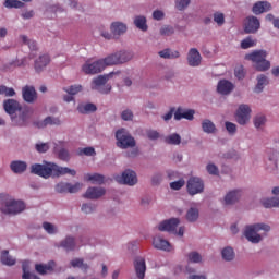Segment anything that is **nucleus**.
I'll return each mask as SVG.
<instances>
[{
	"label": "nucleus",
	"instance_id": "nucleus-1",
	"mask_svg": "<svg viewBox=\"0 0 279 279\" xmlns=\"http://www.w3.org/2000/svg\"><path fill=\"white\" fill-rule=\"evenodd\" d=\"M31 173H34L35 175H39V178H45V180H48V178H60V175H77V172L71 168L66 167H60L53 162H47L44 161V163H34L31 167Z\"/></svg>",
	"mask_w": 279,
	"mask_h": 279
},
{
	"label": "nucleus",
	"instance_id": "nucleus-2",
	"mask_svg": "<svg viewBox=\"0 0 279 279\" xmlns=\"http://www.w3.org/2000/svg\"><path fill=\"white\" fill-rule=\"evenodd\" d=\"M245 60L254 63L256 71L265 72L271 69V62L267 61V51L265 50H255L246 54Z\"/></svg>",
	"mask_w": 279,
	"mask_h": 279
},
{
	"label": "nucleus",
	"instance_id": "nucleus-3",
	"mask_svg": "<svg viewBox=\"0 0 279 279\" xmlns=\"http://www.w3.org/2000/svg\"><path fill=\"white\" fill-rule=\"evenodd\" d=\"M260 230H264V232H269V230H271V227L266 223H255L247 226L244 231V236L251 243H260V241L263 240L260 234H258Z\"/></svg>",
	"mask_w": 279,
	"mask_h": 279
},
{
	"label": "nucleus",
	"instance_id": "nucleus-4",
	"mask_svg": "<svg viewBox=\"0 0 279 279\" xmlns=\"http://www.w3.org/2000/svg\"><path fill=\"white\" fill-rule=\"evenodd\" d=\"M134 58V54L130 51H119L112 54H109L105 59H101L104 62V66H114L117 64H125V62H130Z\"/></svg>",
	"mask_w": 279,
	"mask_h": 279
},
{
	"label": "nucleus",
	"instance_id": "nucleus-5",
	"mask_svg": "<svg viewBox=\"0 0 279 279\" xmlns=\"http://www.w3.org/2000/svg\"><path fill=\"white\" fill-rule=\"evenodd\" d=\"M117 146L120 149H129V147H136V140L132 137L130 132L125 129H120L116 132Z\"/></svg>",
	"mask_w": 279,
	"mask_h": 279
},
{
	"label": "nucleus",
	"instance_id": "nucleus-6",
	"mask_svg": "<svg viewBox=\"0 0 279 279\" xmlns=\"http://www.w3.org/2000/svg\"><path fill=\"white\" fill-rule=\"evenodd\" d=\"M112 75H114V73L99 75L98 77L94 78L92 82V89L98 90V93H101V95H108V93L112 90V86L106 84H108V80H110Z\"/></svg>",
	"mask_w": 279,
	"mask_h": 279
},
{
	"label": "nucleus",
	"instance_id": "nucleus-7",
	"mask_svg": "<svg viewBox=\"0 0 279 279\" xmlns=\"http://www.w3.org/2000/svg\"><path fill=\"white\" fill-rule=\"evenodd\" d=\"M178 226H180V219L170 218V219L163 220L161 223H159L158 230H160V232H173L174 234H178L179 236H184L183 227H180L179 231H178Z\"/></svg>",
	"mask_w": 279,
	"mask_h": 279
},
{
	"label": "nucleus",
	"instance_id": "nucleus-8",
	"mask_svg": "<svg viewBox=\"0 0 279 279\" xmlns=\"http://www.w3.org/2000/svg\"><path fill=\"white\" fill-rule=\"evenodd\" d=\"M84 184L77 182L75 184L66 183V182H59L54 186L56 193H78L82 191Z\"/></svg>",
	"mask_w": 279,
	"mask_h": 279
},
{
	"label": "nucleus",
	"instance_id": "nucleus-9",
	"mask_svg": "<svg viewBox=\"0 0 279 279\" xmlns=\"http://www.w3.org/2000/svg\"><path fill=\"white\" fill-rule=\"evenodd\" d=\"M187 193L189 195H197L204 193V181L197 177H192L187 181Z\"/></svg>",
	"mask_w": 279,
	"mask_h": 279
},
{
	"label": "nucleus",
	"instance_id": "nucleus-10",
	"mask_svg": "<svg viewBox=\"0 0 279 279\" xmlns=\"http://www.w3.org/2000/svg\"><path fill=\"white\" fill-rule=\"evenodd\" d=\"M104 69H106V68L104 65L102 59L95 61L93 63L87 61L82 66V71L85 72L86 75H97V73H101V71H104Z\"/></svg>",
	"mask_w": 279,
	"mask_h": 279
},
{
	"label": "nucleus",
	"instance_id": "nucleus-11",
	"mask_svg": "<svg viewBox=\"0 0 279 279\" xmlns=\"http://www.w3.org/2000/svg\"><path fill=\"white\" fill-rule=\"evenodd\" d=\"M250 114H252V109L247 105H240L235 113L239 125H246L250 122Z\"/></svg>",
	"mask_w": 279,
	"mask_h": 279
},
{
	"label": "nucleus",
	"instance_id": "nucleus-12",
	"mask_svg": "<svg viewBox=\"0 0 279 279\" xmlns=\"http://www.w3.org/2000/svg\"><path fill=\"white\" fill-rule=\"evenodd\" d=\"M117 182H121V184H128V186H134V184H137L138 178L136 177V172L126 169L121 177L116 178Z\"/></svg>",
	"mask_w": 279,
	"mask_h": 279
},
{
	"label": "nucleus",
	"instance_id": "nucleus-13",
	"mask_svg": "<svg viewBox=\"0 0 279 279\" xmlns=\"http://www.w3.org/2000/svg\"><path fill=\"white\" fill-rule=\"evenodd\" d=\"M133 265L137 279H145V272L147 271L145 259L143 257H136Z\"/></svg>",
	"mask_w": 279,
	"mask_h": 279
},
{
	"label": "nucleus",
	"instance_id": "nucleus-14",
	"mask_svg": "<svg viewBox=\"0 0 279 279\" xmlns=\"http://www.w3.org/2000/svg\"><path fill=\"white\" fill-rule=\"evenodd\" d=\"M25 210V203L23 201H10L7 203L5 211L9 215H19V213H23Z\"/></svg>",
	"mask_w": 279,
	"mask_h": 279
},
{
	"label": "nucleus",
	"instance_id": "nucleus-15",
	"mask_svg": "<svg viewBox=\"0 0 279 279\" xmlns=\"http://www.w3.org/2000/svg\"><path fill=\"white\" fill-rule=\"evenodd\" d=\"M175 121H182V119H186L187 121H193L195 119V110L193 109H184L179 107L174 112Z\"/></svg>",
	"mask_w": 279,
	"mask_h": 279
},
{
	"label": "nucleus",
	"instance_id": "nucleus-16",
	"mask_svg": "<svg viewBox=\"0 0 279 279\" xmlns=\"http://www.w3.org/2000/svg\"><path fill=\"white\" fill-rule=\"evenodd\" d=\"M260 29V21L256 16H250L246 19L244 32L246 34H256Z\"/></svg>",
	"mask_w": 279,
	"mask_h": 279
},
{
	"label": "nucleus",
	"instance_id": "nucleus-17",
	"mask_svg": "<svg viewBox=\"0 0 279 279\" xmlns=\"http://www.w3.org/2000/svg\"><path fill=\"white\" fill-rule=\"evenodd\" d=\"M3 108L7 114H16V112H21L23 107L15 99H7L3 101Z\"/></svg>",
	"mask_w": 279,
	"mask_h": 279
},
{
	"label": "nucleus",
	"instance_id": "nucleus-18",
	"mask_svg": "<svg viewBox=\"0 0 279 279\" xmlns=\"http://www.w3.org/2000/svg\"><path fill=\"white\" fill-rule=\"evenodd\" d=\"M22 97L26 104H34L35 99L38 98V94L34 86L26 85L22 88Z\"/></svg>",
	"mask_w": 279,
	"mask_h": 279
},
{
	"label": "nucleus",
	"instance_id": "nucleus-19",
	"mask_svg": "<svg viewBox=\"0 0 279 279\" xmlns=\"http://www.w3.org/2000/svg\"><path fill=\"white\" fill-rule=\"evenodd\" d=\"M187 64L190 66H199L202 64V54L196 48H191L187 53Z\"/></svg>",
	"mask_w": 279,
	"mask_h": 279
},
{
	"label": "nucleus",
	"instance_id": "nucleus-20",
	"mask_svg": "<svg viewBox=\"0 0 279 279\" xmlns=\"http://www.w3.org/2000/svg\"><path fill=\"white\" fill-rule=\"evenodd\" d=\"M104 195H106V189L88 187L83 197H85V199H99V197H104Z\"/></svg>",
	"mask_w": 279,
	"mask_h": 279
},
{
	"label": "nucleus",
	"instance_id": "nucleus-21",
	"mask_svg": "<svg viewBox=\"0 0 279 279\" xmlns=\"http://www.w3.org/2000/svg\"><path fill=\"white\" fill-rule=\"evenodd\" d=\"M217 90L220 95H230L234 90V84L228 80L219 81Z\"/></svg>",
	"mask_w": 279,
	"mask_h": 279
},
{
	"label": "nucleus",
	"instance_id": "nucleus-22",
	"mask_svg": "<svg viewBox=\"0 0 279 279\" xmlns=\"http://www.w3.org/2000/svg\"><path fill=\"white\" fill-rule=\"evenodd\" d=\"M153 245L155 250H161L162 252H171V243L162 239L161 236H155L153 239Z\"/></svg>",
	"mask_w": 279,
	"mask_h": 279
},
{
	"label": "nucleus",
	"instance_id": "nucleus-23",
	"mask_svg": "<svg viewBox=\"0 0 279 279\" xmlns=\"http://www.w3.org/2000/svg\"><path fill=\"white\" fill-rule=\"evenodd\" d=\"M60 118L47 117L44 121L34 122L36 128H47V125H61Z\"/></svg>",
	"mask_w": 279,
	"mask_h": 279
},
{
	"label": "nucleus",
	"instance_id": "nucleus-24",
	"mask_svg": "<svg viewBox=\"0 0 279 279\" xmlns=\"http://www.w3.org/2000/svg\"><path fill=\"white\" fill-rule=\"evenodd\" d=\"M10 169L13 173H25V171H27V162L21 160L12 161L10 163Z\"/></svg>",
	"mask_w": 279,
	"mask_h": 279
},
{
	"label": "nucleus",
	"instance_id": "nucleus-25",
	"mask_svg": "<svg viewBox=\"0 0 279 279\" xmlns=\"http://www.w3.org/2000/svg\"><path fill=\"white\" fill-rule=\"evenodd\" d=\"M269 10H271V3L267 1H258L253 5L254 14H263L269 12Z\"/></svg>",
	"mask_w": 279,
	"mask_h": 279
},
{
	"label": "nucleus",
	"instance_id": "nucleus-26",
	"mask_svg": "<svg viewBox=\"0 0 279 279\" xmlns=\"http://www.w3.org/2000/svg\"><path fill=\"white\" fill-rule=\"evenodd\" d=\"M49 62H51V58L49 57V54L39 56V58L35 60V70L37 71V73H40V71H43V69H45V66H47Z\"/></svg>",
	"mask_w": 279,
	"mask_h": 279
},
{
	"label": "nucleus",
	"instance_id": "nucleus-27",
	"mask_svg": "<svg viewBox=\"0 0 279 279\" xmlns=\"http://www.w3.org/2000/svg\"><path fill=\"white\" fill-rule=\"evenodd\" d=\"M240 198L241 190H233L225 196V204H227L228 206L236 204V202H239Z\"/></svg>",
	"mask_w": 279,
	"mask_h": 279
},
{
	"label": "nucleus",
	"instance_id": "nucleus-28",
	"mask_svg": "<svg viewBox=\"0 0 279 279\" xmlns=\"http://www.w3.org/2000/svg\"><path fill=\"white\" fill-rule=\"evenodd\" d=\"M111 32L113 36H121V34L128 32V26L121 22H113L111 24Z\"/></svg>",
	"mask_w": 279,
	"mask_h": 279
},
{
	"label": "nucleus",
	"instance_id": "nucleus-29",
	"mask_svg": "<svg viewBox=\"0 0 279 279\" xmlns=\"http://www.w3.org/2000/svg\"><path fill=\"white\" fill-rule=\"evenodd\" d=\"M56 266L54 262H50L47 265L37 264L35 265V269L37 274H40V276H45V274H49V271H53V267Z\"/></svg>",
	"mask_w": 279,
	"mask_h": 279
},
{
	"label": "nucleus",
	"instance_id": "nucleus-30",
	"mask_svg": "<svg viewBox=\"0 0 279 279\" xmlns=\"http://www.w3.org/2000/svg\"><path fill=\"white\" fill-rule=\"evenodd\" d=\"M0 260L2 265H8L9 267H12V265H16V259L10 256V252L8 250L2 251Z\"/></svg>",
	"mask_w": 279,
	"mask_h": 279
},
{
	"label": "nucleus",
	"instance_id": "nucleus-31",
	"mask_svg": "<svg viewBox=\"0 0 279 279\" xmlns=\"http://www.w3.org/2000/svg\"><path fill=\"white\" fill-rule=\"evenodd\" d=\"M267 84H269V78H267V76H265V74H260L257 76V85L255 86L254 92L255 93H263L265 86H267Z\"/></svg>",
	"mask_w": 279,
	"mask_h": 279
},
{
	"label": "nucleus",
	"instance_id": "nucleus-32",
	"mask_svg": "<svg viewBox=\"0 0 279 279\" xmlns=\"http://www.w3.org/2000/svg\"><path fill=\"white\" fill-rule=\"evenodd\" d=\"M77 111L81 114H89V112H97V106H95V104H93V102H88L85 105H78Z\"/></svg>",
	"mask_w": 279,
	"mask_h": 279
},
{
	"label": "nucleus",
	"instance_id": "nucleus-33",
	"mask_svg": "<svg viewBox=\"0 0 279 279\" xmlns=\"http://www.w3.org/2000/svg\"><path fill=\"white\" fill-rule=\"evenodd\" d=\"M134 25L137 27V29H141L142 32H147L148 26H147V17L143 15H137L134 19Z\"/></svg>",
	"mask_w": 279,
	"mask_h": 279
},
{
	"label": "nucleus",
	"instance_id": "nucleus-34",
	"mask_svg": "<svg viewBox=\"0 0 279 279\" xmlns=\"http://www.w3.org/2000/svg\"><path fill=\"white\" fill-rule=\"evenodd\" d=\"M160 58H165L166 60H173L180 56L178 50H171L169 48L159 51Z\"/></svg>",
	"mask_w": 279,
	"mask_h": 279
},
{
	"label": "nucleus",
	"instance_id": "nucleus-35",
	"mask_svg": "<svg viewBox=\"0 0 279 279\" xmlns=\"http://www.w3.org/2000/svg\"><path fill=\"white\" fill-rule=\"evenodd\" d=\"M185 219L190 221V223H195V221L199 219V209L191 207L186 213Z\"/></svg>",
	"mask_w": 279,
	"mask_h": 279
},
{
	"label": "nucleus",
	"instance_id": "nucleus-36",
	"mask_svg": "<svg viewBox=\"0 0 279 279\" xmlns=\"http://www.w3.org/2000/svg\"><path fill=\"white\" fill-rule=\"evenodd\" d=\"M61 247L66 250V252H73L75 250V239L68 236L61 242Z\"/></svg>",
	"mask_w": 279,
	"mask_h": 279
},
{
	"label": "nucleus",
	"instance_id": "nucleus-37",
	"mask_svg": "<svg viewBox=\"0 0 279 279\" xmlns=\"http://www.w3.org/2000/svg\"><path fill=\"white\" fill-rule=\"evenodd\" d=\"M203 132L206 134H215L217 128L215 126V123L210 120H204L202 122Z\"/></svg>",
	"mask_w": 279,
	"mask_h": 279
},
{
	"label": "nucleus",
	"instance_id": "nucleus-38",
	"mask_svg": "<svg viewBox=\"0 0 279 279\" xmlns=\"http://www.w3.org/2000/svg\"><path fill=\"white\" fill-rule=\"evenodd\" d=\"M87 182H93V184H104V175L99 173L86 174Z\"/></svg>",
	"mask_w": 279,
	"mask_h": 279
},
{
	"label": "nucleus",
	"instance_id": "nucleus-39",
	"mask_svg": "<svg viewBox=\"0 0 279 279\" xmlns=\"http://www.w3.org/2000/svg\"><path fill=\"white\" fill-rule=\"evenodd\" d=\"M223 260H234V250L230 246L225 247L221 252Z\"/></svg>",
	"mask_w": 279,
	"mask_h": 279
},
{
	"label": "nucleus",
	"instance_id": "nucleus-40",
	"mask_svg": "<svg viewBox=\"0 0 279 279\" xmlns=\"http://www.w3.org/2000/svg\"><path fill=\"white\" fill-rule=\"evenodd\" d=\"M256 39L252 38V36H248L241 41V49H251V47H256Z\"/></svg>",
	"mask_w": 279,
	"mask_h": 279
},
{
	"label": "nucleus",
	"instance_id": "nucleus-41",
	"mask_svg": "<svg viewBox=\"0 0 279 279\" xmlns=\"http://www.w3.org/2000/svg\"><path fill=\"white\" fill-rule=\"evenodd\" d=\"M166 143H168V145H180V143H182V137L180 134L173 133L166 137Z\"/></svg>",
	"mask_w": 279,
	"mask_h": 279
},
{
	"label": "nucleus",
	"instance_id": "nucleus-42",
	"mask_svg": "<svg viewBox=\"0 0 279 279\" xmlns=\"http://www.w3.org/2000/svg\"><path fill=\"white\" fill-rule=\"evenodd\" d=\"M0 95H4V97H14V95H16V92L12 87L0 85Z\"/></svg>",
	"mask_w": 279,
	"mask_h": 279
},
{
	"label": "nucleus",
	"instance_id": "nucleus-43",
	"mask_svg": "<svg viewBox=\"0 0 279 279\" xmlns=\"http://www.w3.org/2000/svg\"><path fill=\"white\" fill-rule=\"evenodd\" d=\"M264 208H279V197L266 199L264 202Z\"/></svg>",
	"mask_w": 279,
	"mask_h": 279
},
{
	"label": "nucleus",
	"instance_id": "nucleus-44",
	"mask_svg": "<svg viewBox=\"0 0 279 279\" xmlns=\"http://www.w3.org/2000/svg\"><path fill=\"white\" fill-rule=\"evenodd\" d=\"M72 267H78L83 271H87L88 264H84V259L82 258H75L71 262Z\"/></svg>",
	"mask_w": 279,
	"mask_h": 279
},
{
	"label": "nucleus",
	"instance_id": "nucleus-45",
	"mask_svg": "<svg viewBox=\"0 0 279 279\" xmlns=\"http://www.w3.org/2000/svg\"><path fill=\"white\" fill-rule=\"evenodd\" d=\"M253 123H254L255 128L258 130V128H263V125H265V123H267V118H265L264 114H257L254 118Z\"/></svg>",
	"mask_w": 279,
	"mask_h": 279
},
{
	"label": "nucleus",
	"instance_id": "nucleus-46",
	"mask_svg": "<svg viewBox=\"0 0 279 279\" xmlns=\"http://www.w3.org/2000/svg\"><path fill=\"white\" fill-rule=\"evenodd\" d=\"M5 8H25V3L19 0H5L4 2Z\"/></svg>",
	"mask_w": 279,
	"mask_h": 279
},
{
	"label": "nucleus",
	"instance_id": "nucleus-47",
	"mask_svg": "<svg viewBox=\"0 0 279 279\" xmlns=\"http://www.w3.org/2000/svg\"><path fill=\"white\" fill-rule=\"evenodd\" d=\"M63 90L68 93V95H77V93H82V85H72L70 87H64Z\"/></svg>",
	"mask_w": 279,
	"mask_h": 279
},
{
	"label": "nucleus",
	"instance_id": "nucleus-48",
	"mask_svg": "<svg viewBox=\"0 0 279 279\" xmlns=\"http://www.w3.org/2000/svg\"><path fill=\"white\" fill-rule=\"evenodd\" d=\"M187 5H191V0H175V8L180 12L186 10Z\"/></svg>",
	"mask_w": 279,
	"mask_h": 279
},
{
	"label": "nucleus",
	"instance_id": "nucleus-49",
	"mask_svg": "<svg viewBox=\"0 0 279 279\" xmlns=\"http://www.w3.org/2000/svg\"><path fill=\"white\" fill-rule=\"evenodd\" d=\"M97 153L95 151L94 147H85L78 150V156H96Z\"/></svg>",
	"mask_w": 279,
	"mask_h": 279
},
{
	"label": "nucleus",
	"instance_id": "nucleus-50",
	"mask_svg": "<svg viewBox=\"0 0 279 279\" xmlns=\"http://www.w3.org/2000/svg\"><path fill=\"white\" fill-rule=\"evenodd\" d=\"M43 228L44 230L47 231L48 234H56V232H58V229L56 228V226H53V223H50V222H44Z\"/></svg>",
	"mask_w": 279,
	"mask_h": 279
},
{
	"label": "nucleus",
	"instance_id": "nucleus-51",
	"mask_svg": "<svg viewBox=\"0 0 279 279\" xmlns=\"http://www.w3.org/2000/svg\"><path fill=\"white\" fill-rule=\"evenodd\" d=\"M190 263H202V255L197 252H192L187 255Z\"/></svg>",
	"mask_w": 279,
	"mask_h": 279
},
{
	"label": "nucleus",
	"instance_id": "nucleus-52",
	"mask_svg": "<svg viewBox=\"0 0 279 279\" xmlns=\"http://www.w3.org/2000/svg\"><path fill=\"white\" fill-rule=\"evenodd\" d=\"M174 32L175 31L173 29V26H169V25H166L160 28L161 36H172V34H174Z\"/></svg>",
	"mask_w": 279,
	"mask_h": 279
},
{
	"label": "nucleus",
	"instance_id": "nucleus-53",
	"mask_svg": "<svg viewBox=\"0 0 279 279\" xmlns=\"http://www.w3.org/2000/svg\"><path fill=\"white\" fill-rule=\"evenodd\" d=\"M214 21L217 25H223L226 23V16L221 12L214 13Z\"/></svg>",
	"mask_w": 279,
	"mask_h": 279
},
{
	"label": "nucleus",
	"instance_id": "nucleus-54",
	"mask_svg": "<svg viewBox=\"0 0 279 279\" xmlns=\"http://www.w3.org/2000/svg\"><path fill=\"white\" fill-rule=\"evenodd\" d=\"M35 148L38 154H46V151H49V143L36 144Z\"/></svg>",
	"mask_w": 279,
	"mask_h": 279
},
{
	"label": "nucleus",
	"instance_id": "nucleus-55",
	"mask_svg": "<svg viewBox=\"0 0 279 279\" xmlns=\"http://www.w3.org/2000/svg\"><path fill=\"white\" fill-rule=\"evenodd\" d=\"M184 184H185L184 179H180L179 181L171 182L170 189H172V191H180V189H182Z\"/></svg>",
	"mask_w": 279,
	"mask_h": 279
},
{
	"label": "nucleus",
	"instance_id": "nucleus-56",
	"mask_svg": "<svg viewBox=\"0 0 279 279\" xmlns=\"http://www.w3.org/2000/svg\"><path fill=\"white\" fill-rule=\"evenodd\" d=\"M121 119L123 121H132V119H134V113L132 112V110L126 109V110L122 111Z\"/></svg>",
	"mask_w": 279,
	"mask_h": 279
},
{
	"label": "nucleus",
	"instance_id": "nucleus-57",
	"mask_svg": "<svg viewBox=\"0 0 279 279\" xmlns=\"http://www.w3.org/2000/svg\"><path fill=\"white\" fill-rule=\"evenodd\" d=\"M58 157L60 158V160L69 161L71 158V155L69 154V150H66V148H62L59 150Z\"/></svg>",
	"mask_w": 279,
	"mask_h": 279
},
{
	"label": "nucleus",
	"instance_id": "nucleus-58",
	"mask_svg": "<svg viewBox=\"0 0 279 279\" xmlns=\"http://www.w3.org/2000/svg\"><path fill=\"white\" fill-rule=\"evenodd\" d=\"M234 75L238 80H243V77H245V70L243 69V65H239L234 69Z\"/></svg>",
	"mask_w": 279,
	"mask_h": 279
},
{
	"label": "nucleus",
	"instance_id": "nucleus-59",
	"mask_svg": "<svg viewBox=\"0 0 279 279\" xmlns=\"http://www.w3.org/2000/svg\"><path fill=\"white\" fill-rule=\"evenodd\" d=\"M22 43H24V45H28L29 49H36V43L35 41H32L27 38V36L25 35H21L20 36Z\"/></svg>",
	"mask_w": 279,
	"mask_h": 279
},
{
	"label": "nucleus",
	"instance_id": "nucleus-60",
	"mask_svg": "<svg viewBox=\"0 0 279 279\" xmlns=\"http://www.w3.org/2000/svg\"><path fill=\"white\" fill-rule=\"evenodd\" d=\"M95 205L93 204H83L81 210L86 215H90L95 210Z\"/></svg>",
	"mask_w": 279,
	"mask_h": 279
},
{
	"label": "nucleus",
	"instance_id": "nucleus-61",
	"mask_svg": "<svg viewBox=\"0 0 279 279\" xmlns=\"http://www.w3.org/2000/svg\"><path fill=\"white\" fill-rule=\"evenodd\" d=\"M207 172L210 175H219V168H217V166H215V163H209V165H207Z\"/></svg>",
	"mask_w": 279,
	"mask_h": 279
},
{
	"label": "nucleus",
	"instance_id": "nucleus-62",
	"mask_svg": "<svg viewBox=\"0 0 279 279\" xmlns=\"http://www.w3.org/2000/svg\"><path fill=\"white\" fill-rule=\"evenodd\" d=\"M146 136L150 141H157V138H160V133H158V131L149 130L146 132Z\"/></svg>",
	"mask_w": 279,
	"mask_h": 279
},
{
	"label": "nucleus",
	"instance_id": "nucleus-63",
	"mask_svg": "<svg viewBox=\"0 0 279 279\" xmlns=\"http://www.w3.org/2000/svg\"><path fill=\"white\" fill-rule=\"evenodd\" d=\"M226 130L229 134H236V124L232 122H226Z\"/></svg>",
	"mask_w": 279,
	"mask_h": 279
},
{
	"label": "nucleus",
	"instance_id": "nucleus-64",
	"mask_svg": "<svg viewBox=\"0 0 279 279\" xmlns=\"http://www.w3.org/2000/svg\"><path fill=\"white\" fill-rule=\"evenodd\" d=\"M23 279H40L36 274L34 272H25L22 275Z\"/></svg>",
	"mask_w": 279,
	"mask_h": 279
}]
</instances>
